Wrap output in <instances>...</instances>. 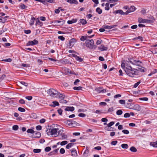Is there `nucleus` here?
<instances>
[{
	"label": "nucleus",
	"mask_w": 157,
	"mask_h": 157,
	"mask_svg": "<svg viewBox=\"0 0 157 157\" xmlns=\"http://www.w3.org/2000/svg\"><path fill=\"white\" fill-rule=\"evenodd\" d=\"M124 71L128 75L132 77H134L135 75H138V70L132 68L131 66H128L127 63Z\"/></svg>",
	"instance_id": "obj_1"
},
{
	"label": "nucleus",
	"mask_w": 157,
	"mask_h": 157,
	"mask_svg": "<svg viewBox=\"0 0 157 157\" xmlns=\"http://www.w3.org/2000/svg\"><path fill=\"white\" fill-rule=\"evenodd\" d=\"M86 47L91 49H94L97 47L96 45L94 44V41L93 39L89 40L88 41H86Z\"/></svg>",
	"instance_id": "obj_2"
},
{
	"label": "nucleus",
	"mask_w": 157,
	"mask_h": 157,
	"mask_svg": "<svg viewBox=\"0 0 157 157\" xmlns=\"http://www.w3.org/2000/svg\"><path fill=\"white\" fill-rule=\"evenodd\" d=\"M48 94L51 96L56 97L58 96V91L53 89H50L48 90Z\"/></svg>",
	"instance_id": "obj_3"
},
{
	"label": "nucleus",
	"mask_w": 157,
	"mask_h": 157,
	"mask_svg": "<svg viewBox=\"0 0 157 157\" xmlns=\"http://www.w3.org/2000/svg\"><path fill=\"white\" fill-rule=\"evenodd\" d=\"M138 22L139 23H151L152 22V20L149 19H144L141 17L138 18Z\"/></svg>",
	"instance_id": "obj_4"
},
{
	"label": "nucleus",
	"mask_w": 157,
	"mask_h": 157,
	"mask_svg": "<svg viewBox=\"0 0 157 157\" xmlns=\"http://www.w3.org/2000/svg\"><path fill=\"white\" fill-rule=\"evenodd\" d=\"M76 40L75 39L72 38L69 41V43L68 46L69 48H71L75 44V43L76 42Z\"/></svg>",
	"instance_id": "obj_5"
},
{
	"label": "nucleus",
	"mask_w": 157,
	"mask_h": 157,
	"mask_svg": "<svg viewBox=\"0 0 157 157\" xmlns=\"http://www.w3.org/2000/svg\"><path fill=\"white\" fill-rule=\"evenodd\" d=\"M38 42L37 40L34 39L33 41H29L26 44L27 46L33 45L37 44Z\"/></svg>",
	"instance_id": "obj_6"
},
{
	"label": "nucleus",
	"mask_w": 157,
	"mask_h": 157,
	"mask_svg": "<svg viewBox=\"0 0 157 157\" xmlns=\"http://www.w3.org/2000/svg\"><path fill=\"white\" fill-rule=\"evenodd\" d=\"M41 135L40 132L37 131H35L34 134L32 135V137L36 138H39L41 137Z\"/></svg>",
	"instance_id": "obj_7"
},
{
	"label": "nucleus",
	"mask_w": 157,
	"mask_h": 157,
	"mask_svg": "<svg viewBox=\"0 0 157 157\" xmlns=\"http://www.w3.org/2000/svg\"><path fill=\"white\" fill-rule=\"evenodd\" d=\"M59 130L58 128H52L51 129V135H55L57 133L58 130Z\"/></svg>",
	"instance_id": "obj_8"
},
{
	"label": "nucleus",
	"mask_w": 157,
	"mask_h": 157,
	"mask_svg": "<svg viewBox=\"0 0 157 157\" xmlns=\"http://www.w3.org/2000/svg\"><path fill=\"white\" fill-rule=\"evenodd\" d=\"M71 151V155L74 157L77 156V153L76 151L75 148H72L70 150Z\"/></svg>",
	"instance_id": "obj_9"
},
{
	"label": "nucleus",
	"mask_w": 157,
	"mask_h": 157,
	"mask_svg": "<svg viewBox=\"0 0 157 157\" xmlns=\"http://www.w3.org/2000/svg\"><path fill=\"white\" fill-rule=\"evenodd\" d=\"M54 23H60V25H63L64 24L65 21L63 19H60L59 21L55 20L54 21Z\"/></svg>",
	"instance_id": "obj_10"
},
{
	"label": "nucleus",
	"mask_w": 157,
	"mask_h": 157,
	"mask_svg": "<svg viewBox=\"0 0 157 157\" xmlns=\"http://www.w3.org/2000/svg\"><path fill=\"white\" fill-rule=\"evenodd\" d=\"M74 109L75 108L73 107L67 106L64 110L65 111H71L72 112L73 111Z\"/></svg>",
	"instance_id": "obj_11"
},
{
	"label": "nucleus",
	"mask_w": 157,
	"mask_h": 157,
	"mask_svg": "<svg viewBox=\"0 0 157 157\" xmlns=\"http://www.w3.org/2000/svg\"><path fill=\"white\" fill-rule=\"evenodd\" d=\"M132 108H133V109H135L138 111H140L141 109V107L138 105H135L134 106L132 107Z\"/></svg>",
	"instance_id": "obj_12"
},
{
	"label": "nucleus",
	"mask_w": 157,
	"mask_h": 157,
	"mask_svg": "<svg viewBox=\"0 0 157 157\" xmlns=\"http://www.w3.org/2000/svg\"><path fill=\"white\" fill-rule=\"evenodd\" d=\"M108 49L107 47H105L103 45H101L100 46L98 47V49L101 51L106 50Z\"/></svg>",
	"instance_id": "obj_13"
},
{
	"label": "nucleus",
	"mask_w": 157,
	"mask_h": 157,
	"mask_svg": "<svg viewBox=\"0 0 157 157\" xmlns=\"http://www.w3.org/2000/svg\"><path fill=\"white\" fill-rule=\"evenodd\" d=\"M113 13L116 14L119 13L121 15H124V12L122 10H118L114 11Z\"/></svg>",
	"instance_id": "obj_14"
},
{
	"label": "nucleus",
	"mask_w": 157,
	"mask_h": 157,
	"mask_svg": "<svg viewBox=\"0 0 157 157\" xmlns=\"http://www.w3.org/2000/svg\"><path fill=\"white\" fill-rule=\"evenodd\" d=\"M67 2L70 4H77L78 3V1L76 0H67Z\"/></svg>",
	"instance_id": "obj_15"
},
{
	"label": "nucleus",
	"mask_w": 157,
	"mask_h": 157,
	"mask_svg": "<svg viewBox=\"0 0 157 157\" xmlns=\"http://www.w3.org/2000/svg\"><path fill=\"white\" fill-rule=\"evenodd\" d=\"M150 144L151 146L155 147H157V141L155 142H151Z\"/></svg>",
	"instance_id": "obj_16"
},
{
	"label": "nucleus",
	"mask_w": 157,
	"mask_h": 157,
	"mask_svg": "<svg viewBox=\"0 0 157 157\" xmlns=\"http://www.w3.org/2000/svg\"><path fill=\"white\" fill-rule=\"evenodd\" d=\"M135 10V7L134 6H131L130 8L129 7L128 9V11L130 13L134 11Z\"/></svg>",
	"instance_id": "obj_17"
},
{
	"label": "nucleus",
	"mask_w": 157,
	"mask_h": 157,
	"mask_svg": "<svg viewBox=\"0 0 157 157\" xmlns=\"http://www.w3.org/2000/svg\"><path fill=\"white\" fill-rule=\"evenodd\" d=\"M35 20V18L33 17H32L31 19L29 22V24L30 25H33L34 24V21Z\"/></svg>",
	"instance_id": "obj_18"
},
{
	"label": "nucleus",
	"mask_w": 157,
	"mask_h": 157,
	"mask_svg": "<svg viewBox=\"0 0 157 157\" xmlns=\"http://www.w3.org/2000/svg\"><path fill=\"white\" fill-rule=\"evenodd\" d=\"M80 22L82 25H84L87 23V22L85 19H80L79 20Z\"/></svg>",
	"instance_id": "obj_19"
},
{
	"label": "nucleus",
	"mask_w": 157,
	"mask_h": 157,
	"mask_svg": "<svg viewBox=\"0 0 157 157\" xmlns=\"http://www.w3.org/2000/svg\"><path fill=\"white\" fill-rule=\"evenodd\" d=\"M52 103L53 104L51 105L50 106L53 107H55L56 106H58L59 105V103L57 101H53L52 102Z\"/></svg>",
	"instance_id": "obj_20"
},
{
	"label": "nucleus",
	"mask_w": 157,
	"mask_h": 157,
	"mask_svg": "<svg viewBox=\"0 0 157 157\" xmlns=\"http://www.w3.org/2000/svg\"><path fill=\"white\" fill-rule=\"evenodd\" d=\"M113 110H114L113 108V107H112L109 108L108 109V111H106L105 112H102V113H107L109 112H112L113 111Z\"/></svg>",
	"instance_id": "obj_21"
},
{
	"label": "nucleus",
	"mask_w": 157,
	"mask_h": 157,
	"mask_svg": "<svg viewBox=\"0 0 157 157\" xmlns=\"http://www.w3.org/2000/svg\"><path fill=\"white\" fill-rule=\"evenodd\" d=\"M58 96L59 98H62L64 99L65 98V95L63 94H61L60 92H58Z\"/></svg>",
	"instance_id": "obj_22"
},
{
	"label": "nucleus",
	"mask_w": 157,
	"mask_h": 157,
	"mask_svg": "<svg viewBox=\"0 0 157 157\" xmlns=\"http://www.w3.org/2000/svg\"><path fill=\"white\" fill-rule=\"evenodd\" d=\"M96 11L99 14H101L102 13V10L99 7L96 8Z\"/></svg>",
	"instance_id": "obj_23"
},
{
	"label": "nucleus",
	"mask_w": 157,
	"mask_h": 157,
	"mask_svg": "<svg viewBox=\"0 0 157 157\" xmlns=\"http://www.w3.org/2000/svg\"><path fill=\"white\" fill-rule=\"evenodd\" d=\"M104 129L105 130L109 131H113V128L112 127H110L108 128V127L106 126L104 128Z\"/></svg>",
	"instance_id": "obj_24"
},
{
	"label": "nucleus",
	"mask_w": 157,
	"mask_h": 157,
	"mask_svg": "<svg viewBox=\"0 0 157 157\" xmlns=\"http://www.w3.org/2000/svg\"><path fill=\"white\" fill-rule=\"evenodd\" d=\"M130 150L132 152H136L137 151V150L133 146L130 149Z\"/></svg>",
	"instance_id": "obj_25"
},
{
	"label": "nucleus",
	"mask_w": 157,
	"mask_h": 157,
	"mask_svg": "<svg viewBox=\"0 0 157 157\" xmlns=\"http://www.w3.org/2000/svg\"><path fill=\"white\" fill-rule=\"evenodd\" d=\"M109 3H107L105 4V10H109Z\"/></svg>",
	"instance_id": "obj_26"
},
{
	"label": "nucleus",
	"mask_w": 157,
	"mask_h": 157,
	"mask_svg": "<svg viewBox=\"0 0 157 157\" xmlns=\"http://www.w3.org/2000/svg\"><path fill=\"white\" fill-rule=\"evenodd\" d=\"M121 147L124 149H127L128 147V146L127 144H123L121 145Z\"/></svg>",
	"instance_id": "obj_27"
},
{
	"label": "nucleus",
	"mask_w": 157,
	"mask_h": 157,
	"mask_svg": "<svg viewBox=\"0 0 157 157\" xmlns=\"http://www.w3.org/2000/svg\"><path fill=\"white\" fill-rule=\"evenodd\" d=\"M76 60L80 62H82L83 61V59L77 56L76 59Z\"/></svg>",
	"instance_id": "obj_28"
},
{
	"label": "nucleus",
	"mask_w": 157,
	"mask_h": 157,
	"mask_svg": "<svg viewBox=\"0 0 157 157\" xmlns=\"http://www.w3.org/2000/svg\"><path fill=\"white\" fill-rule=\"evenodd\" d=\"M134 63H133V65H139V63H141V62H140L139 60H134Z\"/></svg>",
	"instance_id": "obj_29"
},
{
	"label": "nucleus",
	"mask_w": 157,
	"mask_h": 157,
	"mask_svg": "<svg viewBox=\"0 0 157 157\" xmlns=\"http://www.w3.org/2000/svg\"><path fill=\"white\" fill-rule=\"evenodd\" d=\"M41 150L39 149H34L33 150V152L35 153H39L41 152Z\"/></svg>",
	"instance_id": "obj_30"
},
{
	"label": "nucleus",
	"mask_w": 157,
	"mask_h": 157,
	"mask_svg": "<svg viewBox=\"0 0 157 157\" xmlns=\"http://www.w3.org/2000/svg\"><path fill=\"white\" fill-rule=\"evenodd\" d=\"M126 106L127 108H129L130 109H133V108H132V107L131 104V103H127L126 104Z\"/></svg>",
	"instance_id": "obj_31"
},
{
	"label": "nucleus",
	"mask_w": 157,
	"mask_h": 157,
	"mask_svg": "<svg viewBox=\"0 0 157 157\" xmlns=\"http://www.w3.org/2000/svg\"><path fill=\"white\" fill-rule=\"evenodd\" d=\"M27 132L28 133H30L33 134H34V132H35V131L31 129H28L27 131Z\"/></svg>",
	"instance_id": "obj_32"
},
{
	"label": "nucleus",
	"mask_w": 157,
	"mask_h": 157,
	"mask_svg": "<svg viewBox=\"0 0 157 157\" xmlns=\"http://www.w3.org/2000/svg\"><path fill=\"white\" fill-rule=\"evenodd\" d=\"M123 113V112L121 109L118 110L116 112V114L117 115H120Z\"/></svg>",
	"instance_id": "obj_33"
},
{
	"label": "nucleus",
	"mask_w": 157,
	"mask_h": 157,
	"mask_svg": "<svg viewBox=\"0 0 157 157\" xmlns=\"http://www.w3.org/2000/svg\"><path fill=\"white\" fill-rule=\"evenodd\" d=\"M139 70H138V71H139L141 72H145V69L144 67H141L140 68H138Z\"/></svg>",
	"instance_id": "obj_34"
},
{
	"label": "nucleus",
	"mask_w": 157,
	"mask_h": 157,
	"mask_svg": "<svg viewBox=\"0 0 157 157\" xmlns=\"http://www.w3.org/2000/svg\"><path fill=\"white\" fill-rule=\"evenodd\" d=\"M114 124V122L111 121L107 124V127H108V128L111 127Z\"/></svg>",
	"instance_id": "obj_35"
},
{
	"label": "nucleus",
	"mask_w": 157,
	"mask_h": 157,
	"mask_svg": "<svg viewBox=\"0 0 157 157\" xmlns=\"http://www.w3.org/2000/svg\"><path fill=\"white\" fill-rule=\"evenodd\" d=\"M18 110V111L21 112H24L25 111V109L21 107H19Z\"/></svg>",
	"instance_id": "obj_36"
},
{
	"label": "nucleus",
	"mask_w": 157,
	"mask_h": 157,
	"mask_svg": "<svg viewBox=\"0 0 157 157\" xmlns=\"http://www.w3.org/2000/svg\"><path fill=\"white\" fill-rule=\"evenodd\" d=\"M39 25L41 26L43 25V23L42 22H41L39 20H38L36 21V25Z\"/></svg>",
	"instance_id": "obj_37"
},
{
	"label": "nucleus",
	"mask_w": 157,
	"mask_h": 157,
	"mask_svg": "<svg viewBox=\"0 0 157 157\" xmlns=\"http://www.w3.org/2000/svg\"><path fill=\"white\" fill-rule=\"evenodd\" d=\"M20 7L21 8V9H24L26 8L27 6L24 4H21L20 6Z\"/></svg>",
	"instance_id": "obj_38"
},
{
	"label": "nucleus",
	"mask_w": 157,
	"mask_h": 157,
	"mask_svg": "<svg viewBox=\"0 0 157 157\" xmlns=\"http://www.w3.org/2000/svg\"><path fill=\"white\" fill-rule=\"evenodd\" d=\"M2 61H5L8 62H11L12 61V59L11 58L6 59L2 60Z\"/></svg>",
	"instance_id": "obj_39"
},
{
	"label": "nucleus",
	"mask_w": 157,
	"mask_h": 157,
	"mask_svg": "<svg viewBox=\"0 0 157 157\" xmlns=\"http://www.w3.org/2000/svg\"><path fill=\"white\" fill-rule=\"evenodd\" d=\"M82 87L81 86L75 87L73 88V89L75 90H79L82 89Z\"/></svg>",
	"instance_id": "obj_40"
},
{
	"label": "nucleus",
	"mask_w": 157,
	"mask_h": 157,
	"mask_svg": "<svg viewBox=\"0 0 157 157\" xmlns=\"http://www.w3.org/2000/svg\"><path fill=\"white\" fill-rule=\"evenodd\" d=\"M13 129L14 130H17L18 129V126L17 125H14L13 126Z\"/></svg>",
	"instance_id": "obj_41"
},
{
	"label": "nucleus",
	"mask_w": 157,
	"mask_h": 157,
	"mask_svg": "<svg viewBox=\"0 0 157 157\" xmlns=\"http://www.w3.org/2000/svg\"><path fill=\"white\" fill-rule=\"evenodd\" d=\"M67 141H63L60 143V144L61 146L67 144Z\"/></svg>",
	"instance_id": "obj_42"
},
{
	"label": "nucleus",
	"mask_w": 157,
	"mask_h": 157,
	"mask_svg": "<svg viewBox=\"0 0 157 157\" xmlns=\"http://www.w3.org/2000/svg\"><path fill=\"white\" fill-rule=\"evenodd\" d=\"M103 27L104 29H111V26L104 25H103Z\"/></svg>",
	"instance_id": "obj_43"
},
{
	"label": "nucleus",
	"mask_w": 157,
	"mask_h": 157,
	"mask_svg": "<svg viewBox=\"0 0 157 157\" xmlns=\"http://www.w3.org/2000/svg\"><path fill=\"white\" fill-rule=\"evenodd\" d=\"M51 128H48L46 130V132L47 134L49 136L50 135H51Z\"/></svg>",
	"instance_id": "obj_44"
},
{
	"label": "nucleus",
	"mask_w": 157,
	"mask_h": 157,
	"mask_svg": "<svg viewBox=\"0 0 157 157\" xmlns=\"http://www.w3.org/2000/svg\"><path fill=\"white\" fill-rule=\"evenodd\" d=\"M51 148L50 147H46L44 149V151L46 152H48L51 150Z\"/></svg>",
	"instance_id": "obj_45"
},
{
	"label": "nucleus",
	"mask_w": 157,
	"mask_h": 157,
	"mask_svg": "<svg viewBox=\"0 0 157 157\" xmlns=\"http://www.w3.org/2000/svg\"><path fill=\"white\" fill-rule=\"evenodd\" d=\"M21 83L24 85V86H25L26 87H27L28 85V83L24 81H21L20 82Z\"/></svg>",
	"instance_id": "obj_46"
},
{
	"label": "nucleus",
	"mask_w": 157,
	"mask_h": 157,
	"mask_svg": "<svg viewBox=\"0 0 157 157\" xmlns=\"http://www.w3.org/2000/svg\"><path fill=\"white\" fill-rule=\"evenodd\" d=\"M101 89H102V88H100V87H99L98 88H96V89H95V90L98 93H100L101 92Z\"/></svg>",
	"instance_id": "obj_47"
},
{
	"label": "nucleus",
	"mask_w": 157,
	"mask_h": 157,
	"mask_svg": "<svg viewBox=\"0 0 157 157\" xmlns=\"http://www.w3.org/2000/svg\"><path fill=\"white\" fill-rule=\"evenodd\" d=\"M59 102L60 103H67V101L66 100L63 99H60L59 101Z\"/></svg>",
	"instance_id": "obj_48"
},
{
	"label": "nucleus",
	"mask_w": 157,
	"mask_h": 157,
	"mask_svg": "<svg viewBox=\"0 0 157 157\" xmlns=\"http://www.w3.org/2000/svg\"><path fill=\"white\" fill-rule=\"evenodd\" d=\"M19 102L20 103L22 104H25V100L22 99H20L19 101Z\"/></svg>",
	"instance_id": "obj_49"
},
{
	"label": "nucleus",
	"mask_w": 157,
	"mask_h": 157,
	"mask_svg": "<svg viewBox=\"0 0 157 157\" xmlns=\"http://www.w3.org/2000/svg\"><path fill=\"white\" fill-rule=\"evenodd\" d=\"M128 61H127V62H130V63H131L132 64H133V63H134V60L133 59H132L131 58H128Z\"/></svg>",
	"instance_id": "obj_50"
},
{
	"label": "nucleus",
	"mask_w": 157,
	"mask_h": 157,
	"mask_svg": "<svg viewBox=\"0 0 157 157\" xmlns=\"http://www.w3.org/2000/svg\"><path fill=\"white\" fill-rule=\"evenodd\" d=\"M139 99L140 100L147 101L148 100V98L147 97L142 98H139Z\"/></svg>",
	"instance_id": "obj_51"
},
{
	"label": "nucleus",
	"mask_w": 157,
	"mask_h": 157,
	"mask_svg": "<svg viewBox=\"0 0 157 157\" xmlns=\"http://www.w3.org/2000/svg\"><path fill=\"white\" fill-rule=\"evenodd\" d=\"M78 116L79 117H86V115L84 113H80L78 115Z\"/></svg>",
	"instance_id": "obj_52"
},
{
	"label": "nucleus",
	"mask_w": 157,
	"mask_h": 157,
	"mask_svg": "<svg viewBox=\"0 0 157 157\" xmlns=\"http://www.w3.org/2000/svg\"><path fill=\"white\" fill-rule=\"evenodd\" d=\"M58 38L62 40V41H64L65 40V38L64 37L62 36H59L58 37Z\"/></svg>",
	"instance_id": "obj_53"
},
{
	"label": "nucleus",
	"mask_w": 157,
	"mask_h": 157,
	"mask_svg": "<svg viewBox=\"0 0 157 157\" xmlns=\"http://www.w3.org/2000/svg\"><path fill=\"white\" fill-rule=\"evenodd\" d=\"M130 117V114L128 113H126L124 115L125 118L129 117Z\"/></svg>",
	"instance_id": "obj_54"
},
{
	"label": "nucleus",
	"mask_w": 157,
	"mask_h": 157,
	"mask_svg": "<svg viewBox=\"0 0 157 157\" xmlns=\"http://www.w3.org/2000/svg\"><path fill=\"white\" fill-rule=\"evenodd\" d=\"M122 132L125 134H128L129 133V131L127 130H123L122 131Z\"/></svg>",
	"instance_id": "obj_55"
},
{
	"label": "nucleus",
	"mask_w": 157,
	"mask_h": 157,
	"mask_svg": "<svg viewBox=\"0 0 157 157\" xmlns=\"http://www.w3.org/2000/svg\"><path fill=\"white\" fill-rule=\"evenodd\" d=\"M117 143V140L112 141L111 142V144L113 145H115Z\"/></svg>",
	"instance_id": "obj_56"
},
{
	"label": "nucleus",
	"mask_w": 157,
	"mask_h": 157,
	"mask_svg": "<svg viewBox=\"0 0 157 157\" xmlns=\"http://www.w3.org/2000/svg\"><path fill=\"white\" fill-rule=\"evenodd\" d=\"M65 152V150L63 148H61L60 150V152L61 154H64Z\"/></svg>",
	"instance_id": "obj_57"
},
{
	"label": "nucleus",
	"mask_w": 157,
	"mask_h": 157,
	"mask_svg": "<svg viewBox=\"0 0 157 157\" xmlns=\"http://www.w3.org/2000/svg\"><path fill=\"white\" fill-rule=\"evenodd\" d=\"M120 103L121 104H125V101L124 100H120L119 101Z\"/></svg>",
	"instance_id": "obj_58"
},
{
	"label": "nucleus",
	"mask_w": 157,
	"mask_h": 157,
	"mask_svg": "<svg viewBox=\"0 0 157 157\" xmlns=\"http://www.w3.org/2000/svg\"><path fill=\"white\" fill-rule=\"evenodd\" d=\"M36 128L37 130H40L42 129V127L40 125H37L36 126Z\"/></svg>",
	"instance_id": "obj_59"
},
{
	"label": "nucleus",
	"mask_w": 157,
	"mask_h": 157,
	"mask_svg": "<svg viewBox=\"0 0 157 157\" xmlns=\"http://www.w3.org/2000/svg\"><path fill=\"white\" fill-rule=\"evenodd\" d=\"M58 113L60 115H61L62 113L63 110L61 109H59L57 110Z\"/></svg>",
	"instance_id": "obj_60"
},
{
	"label": "nucleus",
	"mask_w": 157,
	"mask_h": 157,
	"mask_svg": "<svg viewBox=\"0 0 157 157\" xmlns=\"http://www.w3.org/2000/svg\"><path fill=\"white\" fill-rule=\"evenodd\" d=\"M25 98L26 99H28V100L30 101L32 99L33 97L31 96H26L25 97Z\"/></svg>",
	"instance_id": "obj_61"
},
{
	"label": "nucleus",
	"mask_w": 157,
	"mask_h": 157,
	"mask_svg": "<svg viewBox=\"0 0 157 157\" xmlns=\"http://www.w3.org/2000/svg\"><path fill=\"white\" fill-rule=\"evenodd\" d=\"M5 77L6 75H2L1 77L0 78V82L3 80Z\"/></svg>",
	"instance_id": "obj_62"
},
{
	"label": "nucleus",
	"mask_w": 157,
	"mask_h": 157,
	"mask_svg": "<svg viewBox=\"0 0 157 157\" xmlns=\"http://www.w3.org/2000/svg\"><path fill=\"white\" fill-rule=\"evenodd\" d=\"M102 42V40H98L96 42V44L97 45L100 44Z\"/></svg>",
	"instance_id": "obj_63"
},
{
	"label": "nucleus",
	"mask_w": 157,
	"mask_h": 157,
	"mask_svg": "<svg viewBox=\"0 0 157 157\" xmlns=\"http://www.w3.org/2000/svg\"><path fill=\"white\" fill-rule=\"evenodd\" d=\"M63 132V130L60 129L59 131H58V135H62V134Z\"/></svg>",
	"instance_id": "obj_64"
}]
</instances>
